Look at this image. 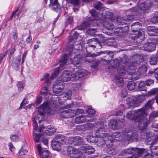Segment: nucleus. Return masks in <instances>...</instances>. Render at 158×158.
Instances as JSON below:
<instances>
[{
    "mask_svg": "<svg viewBox=\"0 0 158 158\" xmlns=\"http://www.w3.org/2000/svg\"><path fill=\"white\" fill-rule=\"evenodd\" d=\"M117 71L118 73L121 76L124 75L126 72L125 68L122 65H120L118 68Z\"/></svg>",
    "mask_w": 158,
    "mask_h": 158,
    "instance_id": "4c0bfd02",
    "label": "nucleus"
},
{
    "mask_svg": "<svg viewBox=\"0 0 158 158\" xmlns=\"http://www.w3.org/2000/svg\"><path fill=\"white\" fill-rule=\"evenodd\" d=\"M86 111L87 113L93 115L95 114V111L94 109L91 108V107H89L86 108Z\"/></svg>",
    "mask_w": 158,
    "mask_h": 158,
    "instance_id": "864d4df0",
    "label": "nucleus"
},
{
    "mask_svg": "<svg viewBox=\"0 0 158 158\" xmlns=\"http://www.w3.org/2000/svg\"><path fill=\"white\" fill-rule=\"evenodd\" d=\"M88 115L83 116L81 115L79 116L76 118L75 121V122L77 123H81L85 122L86 120L88 121V122H93L94 119H88Z\"/></svg>",
    "mask_w": 158,
    "mask_h": 158,
    "instance_id": "a878e982",
    "label": "nucleus"
},
{
    "mask_svg": "<svg viewBox=\"0 0 158 158\" xmlns=\"http://www.w3.org/2000/svg\"><path fill=\"white\" fill-rule=\"evenodd\" d=\"M146 115L145 109L142 108L137 110L136 111H130L127 113L126 116L130 119H134L136 122L139 117Z\"/></svg>",
    "mask_w": 158,
    "mask_h": 158,
    "instance_id": "20e7f679",
    "label": "nucleus"
},
{
    "mask_svg": "<svg viewBox=\"0 0 158 158\" xmlns=\"http://www.w3.org/2000/svg\"><path fill=\"white\" fill-rule=\"evenodd\" d=\"M136 98L133 96H131L127 98V103L130 106L133 107L136 106L137 104L136 101Z\"/></svg>",
    "mask_w": 158,
    "mask_h": 158,
    "instance_id": "c85d7f7f",
    "label": "nucleus"
},
{
    "mask_svg": "<svg viewBox=\"0 0 158 158\" xmlns=\"http://www.w3.org/2000/svg\"><path fill=\"white\" fill-rule=\"evenodd\" d=\"M72 78V75L71 72L68 71H64L61 75V81L67 82L70 81Z\"/></svg>",
    "mask_w": 158,
    "mask_h": 158,
    "instance_id": "a211bd4d",
    "label": "nucleus"
},
{
    "mask_svg": "<svg viewBox=\"0 0 158 158\" xmlns=\"http://www.w3.org/2000/svg\"><path fill=\"white\" fill-rule=\"evenodd\" d=\"M75 111L73 110H65L61 113V116L64 118H69L72 117L75 114Z\"/></svg>",
    "mask_w": 158,
    "mask_h": 158,
    "instance_id": "393cba45",
    "label": "nucleus"
},
{
    "mask_svg": "<svg viewBox=\"0 0 158 158\" xmlns=\"http://www.w3.org/2000/svg\"><path fill=\"white\" fill-rule=\"evenodd\" d=\"M27 152V150H24L23 148H22L19 151L18 154L19 155L22 156L26 154Z\"/></svg>",
    "mask_w": 158,
    "mask_h": 158,
    "instance_id": "bf43d9fd",
    "label": "nucleus"
},
{
    "mask_svg": "<svg viewBox=\"0 0 158 158\" xmlns=\"http://www.w3.org/2000/svg\"><path fill=\"white\" fill-rule=\"evenodd\" d=\"M52 8V10L57 12L60 10V5L59 4H57L55 6H53L52 7H50Z\"/></svg>",
    "mask_w": 158,
    "mask_h": 158,
    "instance_id": "603ef678",
    "label": "nucleus"
},
{
    "mask_svg": "<svg viewBox=\"0 0 158 158\" xmlns=\"http://www.w3.org/2000/svg\"><path fill=\"white\" fill-rule=\"evenodd\" d=\"M97 20L98 21L97 23H99L98 25H99V22H100L103 27L107 30H112L114 28V26L112 23L108 21L105 20H103L101 19H98Z\"/></svg>",
    "mask_w": 158,
    "mask_h": 158,
    "instance_id": "dca6fc26",
    "label": "nucleus"
},
{
    "mask_svg": "<svg viewBox=\"0 0 158 158\" xmlns=\"http://www.w3.org/2000/svg\"><path fill=\"white\" fill-rule=\"evenodd\" d=\"M151 5V3L149 2L148 1H147L146 2L140 3L139 5V7L140 9L143 11V12L146 13L150 8Z\"/></svg>",
    "mask_w": 158,
    "mask_h": 158,
    "instance_id": "aec40b11",
    "label": "nucleus"
},
{
    "mask_svg": "<svg viewBox=\"0 0 158 158\" xmlns=\"http://www.w3.org/2000/svg\"><path fill=\"white\" fill-rule=\"evenodd\" d=\"M98 46L96 45H93L91 44H87V45H86V49L87 51H88V50H89L90 48H92L94 50L96 47H97L98 48Z\"/></svg>",
    "mask_w": 158,
    "mask_h": 158,
    "instance_id": "6e6d98bb",
    "label": "nucleus"
},
{
    "mask_svg": "<svg viewBox=\"0 0 158 158\" xmlns=\"http://www.w3.org/2000/svg\"><path fill=\"white\" fill-rule=\"evenodd\" d=\"M63 94L65 97H66L67 98H69L71 96L72 92L70 90H69L66 92L64 93Z\"/></svg>",
    "mask_w": 158,
    "mask_h": 158,
    "instance_id": "4d7b16f0",
    "label": "nucleus"
},
{
    "mask_svg": "<svg viewBox=\"0 0 158 158\" xmlns=\"http://www.w3.org/2000/svg\"><path fill=\"white\" fill-rule=\"evenodd\" d=\"M97 21H98L93 19L91 20L90 18H89L87 19L80 25L79 26L77 29L80 30H84L87 28L92 23H94V25H98L99 23H97Z\"/></svg>",
    "mask_w": 158,
    "mask_h": 158,
    "instance_id": "1a4fd4ad",
    "label": "nucleus"
},
{
    "mask_svg": "<svg viewBox=\"0 0 158 158\" xmlns=\"http://www.w3.org/2000/svg\"><path fill=\"white\" fill-rule=\"evenodd\" d=\"M115 82L116 84L120 87L124 85V82L123 79L118 76L116 77Z\"/></svg>",
    "mask_w": 158,
    "mask_h": 158,
    "instance_id": "e433bc0d",
    "label": "nucleus"
},
{
    "mask_svg": "<svg viewBox=\"0 0 158 158\" xmlns=\"http://www.w3.org/2000/svg\"><path fill=\"white\" fill-rule=\"evenodd\" d=\"M82 49V46L79 44H74L73 45H71L69 47H68L67 50L71 52L74 50H80Z\"/></svg>",
    "mask_w": 158,
    "mask_h": 158,
    "instance_id": "c756f323",
    "label": "nucleus"
},
{
    "mask_svg": "<svg viewBox=\"0 0 158 158\" xmlns=\"http://www.w3.org/2000/svg\"><path fill=\"white\" fill-rule=\"evenodd\" d=\"M47 94V89L46 87H44L41 92L40 94L42 95H46Z\"/></svg>",
    "mask_w": 158,
    "mask_h": 158,
    "instance_id": "052dcab7",
    "label": "nucleus"
},
{
    "mask_svg": "<svg viewBox=\"0 0 158 158\" xmlns=\"http://www.w3.org/2000/svg\"><path fill=\"white\" fill-rule=\"evenodd\" d=\"M146 115L139 117L136 121L139 122V128L141 130L145 129L148 125L150 123L149 121L148 120L147 118L146 117L147 115V114L146 113Z\"/></svg>",
    "mask_w": 158,
    "mask_h": 158,
    "instance_id": "423d86ee",
    "label": "nucleus"
},
{
    "mask_svg": "<svg viewBox=\"0 0 158 158\" xmlns=\"http://www.w3.org/2000/svg\"><path fill=\"white\" fill-rule=\"evenodd\" d=\"M151 21L153 23L158 22V16H154L151 19Z\"/></svg>",
    "mask_w": 158,
    "mask_h": 158,
    "instance_id": "680f3d73",
    "label": "nucleus"
},
{
    "mask_svg": "<svg viewBox=\"0 0 158 158\" xmlns=\"http://www.w3.org/2000/svg\"><path fill=\"white\" fill-rule=\"evenodd\" d=\"M94 7L97 10H101L102 9V4L100 2H97L94 4Z\"/></svg>",
    "mask_w": 158,
    "mask_h": 158,
    "instance_id": "49530a36",
    "label": "nucleus"
},
{
    "mask_svg": "<svg viewBox=\"0 0 158 158\" xmlns=\"http://www.w3.org/2000/svg\"><path fill=\"white\" fill-rule=\"evenodd\" d=\"M145 152V150L144 148L138 149L135 148V154L137 153L138 157H140Z\"/></svg>",
    "mask_w": 158,
    "mask_h": 158,
    "instance_id": "c03bdc74",
    "label": "nucleus"
},
{
    "mask_svg": "<svg viewBox=\"0 0 158 158\" xmlns=\"http://www.w3.org/2000/svg\"><path fill=\"white\" fill-rule=\"evenodd\" d=\"M101 39H95V38L91 39L89 40L87 42V44H91L93 45H96L98 46V48H102L101 44L100 42H103L104 38L103 37H101Z\"/></svg>",
    "mask_w": 158,
    "mask_h": 158,
    "instance_id": "4be33fe9",
    "label": "nucleus"
},
{
    "mask_svg": "<svg viewBox=\"0 0 158 158\" xmlns=\"http://www.w3.org/2000/svg\"><path fill=\"white\" fill-rule=\"evenodd\" d=\"M69 143L73 144L75 146H79L83 143V140L81 137L79 136L72 137L69 138Z\"/></svg>",
    "mask_w": 158,
    "mask_h": 158,
    "instance_id": "f3484780",
    "label": "nucleus"
},
{
    "mask_svg": "<svg viewBox=\"0 0 158 158\" xmlns=\"http://www.w3.org/2000/svg\"><path fill=\"white\" fill-rule=\"evenodd\" d=\"M75 72L76 73L72 75V78H74L75 80H78L81 78L85 74V71L84 69L76 70Z\"/></svg>",
    "mask_w": 158,
    "mask_h": 158,
    "instance_id": "5701e85b",
    "label": "nucleus"
},
{
    "mask_svg": "<svg viewBox=\"0 0 158 158\" xmlns=\"http://www.w3.org/2000/svg\"><path fill=\"white\" fill-rule=\"evenodd\" d=\"M141 138L144 139H148V142L151 141V139L153 141L152 142L151 145H153L158 142V138L157 135L153 133L150 132L148 131L145 133L142 132L141 135Z\"/></svg>",
    "mask_w": 158,
    "mask_h": 158,
    "instance_id": "39448f33",
    "label": "nucleus"
},
{
    "mask_svg": "<svg viewBox=\"0 0 158 158\" xmlns=\"http://www.w3.org/2000/svg\"><path fill=\"white\" fill-rule=\"evenodd\" d=\"M10 138L12 141L16 142L19 139L18 135V134H12L10 135Z\"/></svg>",
    "mask_w": 158,
    "mask_h": 158,
    "instance_id": "37998d69",
    "label": "nucleus"
},
{
    "mask_svg": "<svg viewBox=\"0 0 158 158\" xmlns=\"http://www.w3.org/2000/svg\"><path fill=\"white\" fill-rule=\"evenodd\" d=\"M68 3H70L73 6H77L79 4V0H65Z\"/></svg>",
    "mask_w": 158,
    "mask_h": 158,
    "instance_id": "3c124183",
    "label": "nucleus"
},
{
    "mask_svg": "<svg viewBox=\"0 0 158 158\" xmlns=\"http://www.w3.org/2000/svg\"><path fill=\"white\" fill-rule=\"evenodd\" d=\"M155 101V99L152 98L148 101L145 104V106L146 108L151 107L152 105L153 104Z\"/></svg>",
    "mask_w": 158,
    "mask_h": 158,
    "instance_id": "de8ad7c7",
    "label": "nucleus"
},
{
    "mask_svg": "<svg viewBox=\"0 0 158 158\" xmlns=\"http://www.w3.org/2000/svg\"><path fill=\"white\" fill-rule=\"evenodd\" d=\"M45 129V127L43 125H42L40 127L39 130L41 134L43 133L44 134L47 135H52L53 133L56 131V129L52 126H48L47 128Z\"/></svg>",
    "mask_w": 158,
    "mask_h": 158,
    "instance_id": "6e6552de",
    "label": "nucleus"
},
{
    "mask_svg": "<svg viewBox=\"0 0 158 158\" xmlns=\"http://www.w3.org/2000/svg\"><path fill=\"white\" fill-rule=\"evenodd\" d=\"M122 134V133L116 132L115 133H113L111 135L109 133H106V135H104V137L106 140L110 142V148H111L112 146V142L114 140L116 141H120L122 140L123 137L125 138V136H124L125 133L123 134V135Z\"/></svg>",
    "mask_w": 158,
    "mask_h": 158,
    "instance_id": "7ed1b4c3",
    "label": "nucleus"
},
{
    "mask_svg": "<svg viewBox=\"0 0 158 158\" xmlns=\"http://www.w3.org/2000/svg\"><path fill=\"white\" fill-rule=\"evenodd\" d=\"M8 146L9 149L12 152H13L15 150V148L11 142H10L8 143Z\"/></svg>",
    "mask_w": 158,
    "mask_h": 158,
    "instance_id": "e2e57ef3",
    "label": "nucleus"
},
{
    "mask_svg": "<svg viewBox=\"0 0 158 158\" xmlns=\"http://www.w3.org/2000/svg\"><path fill=\"white\" fill-rule=\"evenodd\" d=\"M108 126L111 128L116 129L118 128V123L115 120H111L108 123Z\"/></svg>",
    "mask_w": 158,
    "mask_h": 158,
    "instance_id": "72a5a7b5",
    "label": "nucleus"
},
{
    "mask_svg": "<svg viewBox=\"0 0 158 158\" xmlns=\"http://www.w3.org/2000/svg\"><path fill=\"white\" fill-rule=\"evenodd\" d=\"M121 64H119V61L118 59H116L114 60L111 61L110 62V64L109 66V68L110 69H114L118 67Z\"/></svg>",
    "mask_w": 158,
    "mask_h": 158,
    "instance_id": "473e14b6",
    "label": "nucleus"
},
{
    "mask_svg": "<svg viewBox=\"0 0 158 158\" xmlns=\"http://www.w3.org/2000/svg\"><path fill=\"white\" fill-rule=\"evenodd\" d=\"M94 127V125L92 123H87L85 125H82L77 127V129L80 131L85 130L93 128Z\"/></svg>",
    "mask_w": 158,
    "mask_h": 158,
    "instance_id": "2f4dec72",
    "label": "nucleus"
},
{
    "mask_svg": "<svg viewBox=\"0 0 158 158\" xmlns=\"http://www.w3.org/2000/svg\"><path fill=\"white\" fill-rule=\"evenodd\" d=\"M102 52H97L95 53H93L92 55V56H87L85 57V60L86 62H91L93 61L94 59L93 57V56H99L101 54V53Z\"/></svg>",
    "mask_w": 158,
    "mask_h": 158,
    "instance_id": "f704fd0d",
    "label": "nucleus"
},
{
    "mask_svg": "<svg viewBox=\"0 0 158 158\" xmlns=\"http://www.w3.org/2000/svg\"><path fill=\"white\" fill-rule=\"evenodd\" d=\"M37 149L40 156L41 158H48L49 154L47 148H43V146L39 144L37 146Z\"/></svg>",
    "mask_w": 158,
    "mask_h": 158,
    "instance_id": "4468645a",
    "label": "nucleus"
},
{
    "mask_svg": "<svg viewBox=\"0 0 158 158\" xmlns=\"http://www.w3.org/2000/svg\"><path fill=\"white\" fill-rule=\"evenodd\" d=\"M136 86V84L135 82L131 81L128 83L127 87L130 90H132L135 89Z\"/></svg>",
    "mask_w": 158,
    "mask_h": 158,
    "instance_id": "a19ab883",
    "label": "nucleus"
},
{
    "mask_svg": "<svg viewBox=\"0 0 158 158\" xmlns=\"http://www.w3.org/2000/svg\"><path fill=\"white\" fill-rule=\"evenodd\" d=\"M149 35L151 36H158V28H155L153 33H149Z\"/></svg>",
    "mask_w": 158,
    "mask_h": 158,
    "instance_id": "338daca9",
    "label": "nucleus"
},
{
    "mask_svg": "<svg viewBox=\"0 0 158 158\" xmlns=\"http://www.w3.org/2000/svg\"><path fill=\"white\" fill-rule=\"evenodd\" d=\"M145 31L140 30L134 38V41L138 43H140L144 40L145 36Z\"/></svg>",
    "mask_w": 158,
    "mask_h": 158,
    "instance_id": "6ab92c4d",
    "label": "nucleus"
},
{
    "mask_svg": "<svg viewBox=\"0 0 158 158\" xmlns=\"http://www.w3.org/2000/svg\"><path fill=\"white\" fill-rule=\"evenodd\" d=\"M143 47L145 51L151 52L155 50L156 44L153 42H148L144 44Z\"/></svg>",
    "mask_w": 158,
    "mask_h": 158,
    "instance_id": "b1692460",
    "label": "nucleus"
},
{
    "mask_svg": "<svg viewBox=\"0 0 158 158\" xmlns=\"http://www.w3.org/2000/svg\"><path fill=\"white\" fill-rule=\"evenodd\" d=\"M56 137L57 139H58V140L57 141L54 140L52 141V147L53 150L58 151L61 149L60 143L59 142V141H61L64 142L65 140V138L63 135H58Z\"/></svg>",
    "mask_w": 158,
    "mask_h": 158,
    "instance_id": "0eeeda50",
    "label": "nucleus"
},
{
    "mask_svg": "<svg viewBox=\"0 0 158 158\" xmlns=\"http://www.w3.org/2000/svg\"><path fill=\"white\" fill-rule=\"evenodd\" d=\"M136 69H135V70ZM147 70V67L145 65H143L140 67L138 69L137 72L136 73V71L135 70V73L133 75H135V74L138 73V75H141L142 74L145 73Z\"/></svg>",
    "mask_w": 158,
    "mask_h": 158,
    "instance_id": "c9c22d12",
    "label": "nucleus"
},
{
    "mask_svg": "<svg viewBox=\"0 0 158 158\" xmlns=\"http://www.w3.org/2000/svg\"><path fill=\"white\" fill-rule=\"evenodd\" d=\"M78 34L77 32L74 31L73 35L71 36L69 39V40L70 42H72L73 41H75L76 39H77Z\"/></svg>",
    "mask_w": 158,
    "mask_h": 158,
    "instance_id": "a18cd8bd",
    "label": "nucleus"
},
{
    "mask_svg": "<svg viewBox=\"0 0 158 158\" xmlns=\"http://www.w3.org/2000/svg\"><path fill=\"white\" fill-rule=\"evenodd\" d=\"M158 117V111H153L150 115V117L156 118Z\"/></svg>",
    "mask_w": 158,
    "mask_h": 158,
    "instance_id": "774afa93",
    "label": "nucleus"
},
{
    "mask_svg": "<svg viewBox=\"0 0 158 158\" xmlns=\"http://www.w3.org/2000/svg\"><path fill=\"white\" fill-rule=\"evenodd\" d=\"M157 62V56L156 57L154 56H152L150 58L149 62L151 65H156Z\"/></svg>",
    "mask_w": 158,
    "mask_h": 158,
    "instance_id": "79ce46f5",
    "label": "nucleus"
},
{
    "mask_svg": "<svg viewBox=\"0 0 158 158\" xmlns=\"http://www.w3.org/2000/svg\"><path fill=\"white\" fill-rule=\"evenodd\" d=\"M150 149L152 153L158 156V148L157 147L151 146Z\"/></svg>",
    "mask_w": 158,
    "mask_h": 158,
    "instance_id": "8fccbe9b",
    "label": "nucleus"
},
{
    "mask_svg": "<svg viewBox=\"0 0 158 158\" xmlns=\"http://www.w3.org/2000/svg\"><path fill=\"white\" fill-rule=\"evenodd\" d=\"M120 18V20L117 22V23L120 25H121L123 23H124V22H130L132 21L134 18V16L132 15H128L124 16L123 18Z\"/></svg>",
    "mask_w": 158,
    "mask_h": 158,
    "instance_id": "bb28decb",
    "label": "nucleus"
},
{
    "mask_svg": "<svg viewBox=\"0 0 158 158\" xmlns=\"http://www.w3.org/2000/svg\"><path fill=\"white\" fill-rule=\"evenodd\" d=\"M155 28L154 27L150 26L147 28V32L149 35V33H153Z\"/></svg>",
    "mask_w": 158,
    "mask_h": 158,
    "instance_id": "0e129e2a",
    "label": "nucleus"
},
{
    "mask_svg": "<svg viewBox=\"0 0 158 158\" xmlns=\"http://www.w3.org/2000/svg\"><path fill=\"white\" fill-rule=\"evenodd\" d=\"M91 148V146H89L87 144H85L81 148V152L83 153H87V151L89 149Z\"/></svg>",
    "mask_w": 158,
    "mask_h": 158,
    "instance_id": "58836bf2",
    "label": "nucleus"
},
{
    "mask_svg": "<svg viewBox=\"0 0 158 158\" xmlns=\"http://www.w3.org/2000/svg\"><path fill=\"white\" fill-rule=\"evenodd\" d=\"M124 136H125V139H127L130 137L131 139L135 141H136L138 138V135L136 132H134L132 134V132L130 133V132H129L128 133L125 132Z\"/></svg>",
    "mask_w": 158,
    "mask_h": 158,
    "instance_id": "cd10ccee",
    "label": "nucleus"
},
{
    "mask_svg": "<svg viewBox=\"0 0 158 158\" xmlns=\"http://www.w3.org/2000/svg\"><path fill=\"white\" fill-rule=\"evenodd\" d=\"M102 16L103 18L107 19L115 23H117L121 19L118 17L114 18L113 13L108 10L103 11L102 14Z\"/></svg>",
    "mask_w": 158,
    "mask_h": 158,
    "instance_id": "9b49d317",
    "label": "nucleus"
},
{
    "mask_svg": "<svg viewBox=\"0 0 158 158\" xmlns=\"http://www.w3.org/2000/svg\"><path fill=\"white\" fill-rule=\"evenodd\" d=\"M138 87L139 90H144L145 89V83L143 81L140 82L139 84Z\"/></svg>",
    "mask_w": 158,
    "mask_h": 158,
    "instance_id": "09e8293b",
    "label": "nucleus"
},
{
    "mask_svg": "<svg viewBox=\"0 0 158 158\" xmlns=\"http://www.w3.org/2000/svg\"><path fill=\"white\" fill-rule=\"evenodd\" d=\"M106 135V133H103L102 135L101 134L100 135V136L102 137H97L95 138V140H97V144L98 146L103 147L105 145V143H106L108 147L110 148V145L108 147V144H107V143H105V141H106V140L105 139V138L104 137V135ZM106 141H108L106 140Z\"/></svg>",
    "mask_w": 158,
    "mask_h": 158,
    "instance_id": "2eb2a0df",
    "label": "nucleus"
},
{
    "mask_svg": "<svg viewBox=\"0 0 158 158\" xmlns=\"http://www.w3.org/2000/svg\"><path fill=\"white\" fill-rule=\"evenodd\" d=\"M21 59L20 56H18L16 58L15 60L12 62L11 65L13 69L16 70L19 69Z\"/></svg>",
    "mask_w": 158,
    "mask_h": 158,
    "instance_id": "7c9ffc66",
    "label": "nucleus"
},
{
    "mask_svg": "<svg viewBox=\"0 0 158 158\" xmlns=\"http://www.w3.org/2000/svg\"><path fill=\"white\" fill-rule=\"evenodd\" d=\"M42 134V133L41 134L40 133V134H35L34 138V140L35 142L36 143H38L39 142L40 136Z\"/></svg>",
    "mask_w": 158,
    "mask_h": 158,
    "instance_id": "13d9d810",
    "label": "nucleus"
},
{
    "mask_svg": "<svg viewBox=\"0 0 158 158\" xmlns=\"http://www.w3.org/2000/svg\"><path fill=\"white\" fill-rule=\"evenodd\" d=\"M69 57L67 55L65 54L61 58L60 60V64L59 67L56 68L54 72L51 74V79H53L59 74L60 67L64 66L65 67V66L68 64H70L71 60L68 59ZM81 58V56L80 54H77L74 56L73 59V60L71 61V63L73 64L75 67H79L80 66V61Z\"/></svg>",
    "mask_w": 158,
    "mask_h": 158,
    "instance_id": "f257e3e1",
    "label": "nucleus"
},
{
    "mask_svg": "<svg viewBox=\"0 0 158 158\" xmlns=\"http://www.w3.org/2000/svg\"><path fill=\"white\" fill-rule=\"evenodd\" d=\"M64 87L63 83L61 81H56L53 85L52 88L53 92L56 94L60 93Z\"/></svg>",
    "mask_w": 158,
    "mask_h": 158,
    "instance_id": "9d476101",
    "label": "nucleus"
},
{
    "mask_svg": "<svg viewBox=\"0 0 158 158\" xmlns=\"http://www.w3.org/2000/svg\"><path fill=\"white\" fill-rule=\"evenodd\" d=\"M141 23L139 22H135L132 25V29L133 31H137L139 30Z\"/></svg>",
    "mask_w": 158,
    "mask_h": 158,
    "instance_id": "ea45409f",
    "label": "nucleus"
},
{
    "mask_svg": "<svg viewBox=\"0 0 158 158\" xmlns=\"http://www.w3.org/2000/svg\"><path fill=\"white\" fill-rule=\"evenodd\" d=\"M50 4L49 5V7L55 6L57 4H59L58 3L57 0H50Z\"/></svg>",
    "mask_w": 158,
    "mask_h": 158,
    "instance_id": "5fc2aeb1",
    "label": "nucleus"
},
{
    "mask_svg": "<svg viewBox=\"0 0 158 158\" xmlns=\"http://www.w3.org/2000/svg\"><path fill=\"white\" fill-rule=\"evenodd\" d=\"M132 62L128 64L127 72L130 75H133L135 73L136 65L143 61V57L139 55H136L133 56Z\"/></svg>",
    "mask_w": 158,
    "mask_h": 158,
    "instance_id": "f03ea898",
    "label": "nucleus"
},
{
    "mask_svg": "<svg viewBox=\"0 0 158 158\" xmlns=\"http://www.w3.org/2000/svg\"><path fill=\"white\" fill-rule=\"evenodd\" d=\"M127 149H128L129 151H128V154H135V148H128Z\"/></svg>",
    "mask_w": 158,
    "mask_h": 158,
    "instance_id": "69168bd1",
    "label": "nucleus"
},
{
    "mask_svg": "<svg viewBox=\"0 0 158 158\" xmlns=\"http://www.w3.org/2000/svg\"><path fill=\"white\" fill-rule=\"evenodd\" d=\"M68 156L70 158H77L81 155L80 151L76 148L69 147L67 149Z\"/></svg>",
    "mask_w": 158,
    "mask_h": 158,
    "instance_id": "f8f14e48",
    "label": "nucleus"
},
{
    "mask_svg": "<svg viewBox=\"0 0 158 158\" xmlns=\"http://www.w3.org/2000/svg\"><path fill=\"white\" fill-rule=\"evenodd\" d=\"M38 110L40 114L42 116L44 113H49L51 111V109L49 108L48 103L46 102L40 106Z\"/></svg>",
    "mask_w": 158,
    "mask_h": 158,
    "instance_id": "ddd939ff",
    "label": "nucleus"
},
{
    "mask_svg": "<svg viewBox=\"0 0 158 158\" xmlns=\"http://www.w3.org/2000/svg\"><path fill=\"white\" fill-rule=\"evenodd\" d=\"M95 128H98L97 130L96 131L97 133L99 132V131H106L107 129V127L106 123H104L102 121H100L98 122L96 124V125L94 126Z\"/></svg>",
    "mask_w": 158,
    "mask_h": 158,
    "instance_id": "412c9836",
    "label": "nucleus"
}]
</instances>
